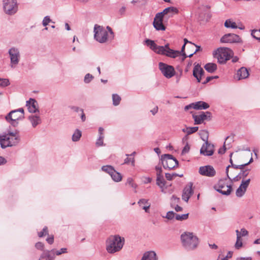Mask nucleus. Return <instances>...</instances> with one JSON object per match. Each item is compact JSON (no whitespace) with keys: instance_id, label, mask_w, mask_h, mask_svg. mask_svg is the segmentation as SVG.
<instances>
[{"instance_id":"obj_7","label":"nucleus","mask_w":260,"mask_h":260,"mask_svg":"<svg viewBox=\"0 0 260 260\" xmlns=\"http://www.w3.org/2000/svg\"><path fill=\"white\" fill-rule=\"evenodd\" d=\"M24 117V110L22 108H20L11 111L6 118L12 125H15L17 124V120L22 119Z\"/></svg>"},{"instance_id":"obj_5","label":"nucleus","mask_w":260,"mask_h":260,"mask_svg":"<svg viewBox=\"0 0 260 260\" xmlns=\"http://www.w3.org/2000/svg\"><path fill=\"white\" fill-rule=\"evenodd\" d=\"M18 142V137L13 133L0 136V143L2 148L12 146Z\"/></svg>"},{"instance_id":"obj_52","label":"nucleus","mask_w":260,"mask_h":260,"mask_svg":"<svg viewBox=\"0 0 260 260\" xmlns=\"http://www.w3.org/2000/svg\"><path fill=\"white\" fill-rule=\"evenodd\" d=\"M155 170L156 171V176L157 177L163 176L162 175V169L161 167L159 166H157L155 167Z\"/></svg>"},{"instance_id":"obj_63","label":"nucleus","mask_w":260,"mask_h":260,"mask_svg":"<svg viewBox=\"0 0 260 260\" xmlns=\"http://www.w3.org/2000/svg\"><path fill=\"white\" fill-rule=\"evenodd\" d=\"M46 240L48 243L51 244L54 242V238L53 236H51L50 237L48 238Z\"/></svg>"},{"instance_id":"obj_20","label":"nucleus","mask_w":260,"mask_h":260,"mask_svg":"<svg viewBox=\"0 0 260 260\" xmlns=\"http://www.w3.org/2000/svg\"><path fill=\"white\" fill-rule=\"evenodd\" d=\"M193 75L196 78L198 82H202L203 79L204 78V71L199 64L194 67Z\"/></svg>"},{"instance_id":"obj_38","label":"nucleus","mask_w":260,"mask_h":260,"mask_svg":"<svg viewBox=\"0 0 260 260\" xmlns=\"http://www.w3.org/2000/svg\"><path fill=\"white\" fill-rule=\"evenodd\" d=\"M229 140L230 142L231 141H233L232 138H230V137H226V138L225 139V142L224 143V145H223V148H220L218 150V153H219V154H223L225 152V149H226L225 148L226 143V142H228Z\"/></svg>"},{"instance_id":"obj_3","label":"nucleus","mask_w":260,"mask_h":260,"mask_svg":"<svg viewBox=\"0 0 260 260\" xmlns=\"http://www.w3.org/2000/svg\"><path fill=\"white\" fill-rule=\"evenodd\" d=\"M183 245L187 249L193 250L197 247L199 241L193 233L185 232L181 236Z\"/></svg>"},{"instance_id":"obj_30","label":"nucleus","mask_w":260,"mask_h":260,"mask_svg":"<svg viewBox=\"0 0 260 260\" xmlns=\"http://www.w3.org/2000/svg\"><path fill=\"white\" fill-rule=\"evenodd\" d=\"M204 68L208 72L213 73L216 70L217 66L214 63H208L205 66Z\"/></svg>"},{"instance_id":"obj_28","label":"nucleus","mask_w":260,"mask_h":260,"mask_svg":"<svg viewBox=\"0 0 260 260\" xmlns=\"http://www.w3.org/2000/svg\"><path fill=\"white\" fill-rule=\"evenodd\" d=\"M181 54V52L179 51H175L172 49L167 50L166 55V56L172 57L175 58Z\"/></svg>"},{"instance_id":"obj_27","label":"nucleus","mask_w":260,"mask_h":260,"mask_svg":"<svg viewBox=\"0 0 260 260\" xmlns=\"http://www.w3.org/2000/svg\"><path fill=\"white\" fill-rule=\"evenodd\" d=\"M224 26L226 28H239L243 29V28L239 27L235 22L231 19H227L224 22Z\"/></svg>"},{"instance_id":"obj_15","label":"nucleus","mask_w":260,"mask_h":260,"mask_svg":"<svg viewBox=\"0 0 260 260\" xmlns=\"http://www.w3.org/2000/svg\"><path fill=\"white\" fill-rule=\"evenodd\" d=\"M199 173L203 176H206L210 177H213L216 174L215 169L211 166L201 167L199 169Z\"/></svg>"},{"instance_id":"obj_18","label":"nucleus","mask_w":260,"mask_h":260,"mask_svg":"<svg viewBox=\"0 0 260 260\" xmlns=\"http://www.w3.org/2000/svg\"><path fill=\"white\" fill-rule=\"evenodd\" d=\"M211 113L209 112H202L199 115H193L192 117L194 120L195 124H200L203 122L205 120L210 118L211 117Z\"/></svg>"},{"instance_id":"obj_13","label":"nucleus","mask_w":260,"mask_h":260,"mask_svg":"<svg viewBox=\"0 0 260 260\" xmlns=\"http://www.w3.org/2000/svg\"><path fill=\"white\" fill-rule=\"evenodd\" d=\"M220 42L224 43H234L241 42L239 36L234 34H228L224 35L221 39Z\"/></svg>"},{"instance_id":"obj_61","label":"nucleus","mask_w":260,"mask_h":260,"mask_svg":"<svg viewBox=\"0 0 260 260\" xmlns=\"http://www.w3.org/2000/svg\"><path fill=\"white\" fill-rule=\"evenodd\" d=\"M185 46L186 45L184 44L181 48V54L182 53V55L184 56L182 60H184L185 58H186L187 57H188V55L186 54L185 52H184V49H185Z\"/></svg>"},{"instance_id":"obj_31","label":"nucleus","mask_w":260,"mask_h":260,"mask_svg":"<svg viewBox=\"0 0 260 260\" xmlns=\"http://www.w3.org/2000/svg\"><path fill=\"white\" fill-rule=\"evenodd\" d=\"M202 9L203 10H207V12L206 13L204 17L203 18V20H205L206 21H208L210 18L211 17V14L210 12V6H203L202 7Z\"/></svg>"},{"instance_id":"obj_29","label":"nucleus","mask_w":260,"mask_h":260,"mask_svg":"<svg viewBox=\"0 0 260 260\" xmlns=\"http://www.w3.org/2000/svg\"><path fill=\"white\" fill-rule=\"evenodd\" d=\"M29 119L34 127L41 123V119L38 116H30L29 117Z\"/></svg>"},{"instance_id":"obj_47","label":"nucleus","mask_w":260,"mask_h":260,"mask_svg":"<svg viewBox=\"0 0 260 260\" xmlns=\"http://www.w3.org/2000/svg\"><path fill=\"white\" fill-rule=\"evenodd\" d=\"M126 185H128L131 187L135 188L136 187V185L134 182V180L132 178H128L126 182Z\"/></svg>"},{"instance_id":"obj_22","label":"nucleus","mask_w":260,"mask_h":260,"mask_svg":"<svg viewBox=\"0 0 260 260\" xmlns=\"http://www.w3.org/2000/svg\"><path fill=\"white\" fill-rule=\"evenodd\" d=\"M249 75V73L247 69L245 67H242L237 71L235 76V78L240 80L248 78Z\"/></svg>"},{"instance_id":"obj_26","label":"nucleus","mask_w":260,"mask_h":260,"mask_svg":"<svg viewBox=\"0 0 260 260\" xmlns=\"http://www.w3.org/2000/svg\"><path fill=\"white\" fill-rule=\"evenodd\" d=\"M138 204L146 212H149L150 203L148 202V200L144 199H141L138 202Z\"/></svg>"},{"instance_id":"obj_58","label":"nucleus","mask_w":260,"mask_h":260,"mask_svg":"<svg viewBox=\"0 0 260 260\" xmlns=\"http://www.w3.org/2000/svg\"><path fill=\"white\" fill-rule=\"evenodd\" d=\"M129 162H131L132 165L133 166H135V159H134V157L132 158L127 157L125 159L124 163V164H128Z\"/></svg>"},{"instance_id":"obj_54","label":"nucleus","mask_w":260,"mask_h":260,"mask_svg":"<svg viewBox=\"0 0 260 260\" xmlns=\"http://www.w3.org/2000/svg\"><path fill=\"white\" fill-rule=\"evenodd\" d=\"M166 178L168 180H172L174 177H176L177 175L176 174H170V173H166L165 174Z\"/></svg>"},{"instance_id":"obj_14","label":"nucleus","mask_w":260,"mask_h":260,"mask_svg":"<svg viewBox=\"0 0 260 260\" xmlns=\"http://www.w3.org/2000/svg\"><path fill=\"white\" fill-rule=\"evenodd\" d=\"M214 152V145L209 143L208 141L202 145L200 149V153L205 156L212 155Z\"/></svg>"},{"instance_id":"obj_51","label":"nucleus","mask_w":260,"mask_h":260,"mask_svg":"<svg viewBox=\"0 0 260 260\" xmlns=\"http://www.w3.org/2000/svg\"><path fill=\"white\" fill-rule=\"evenodd\" d=\"M189 150H190V146H189V144H188V142H186L185 146L184 147L183 149H182V154H184L188 153L189 152Z\"/></svg>"},{"instance_id":"obj_8","label":"nucleus","mask_w":260,"mask_h":260,"mask_svg":"<svg viewBox=\"0 0 260 260\" xmlns=\"http://www.w3.org/2000/svg\"><path fill=\"white\" fill-rule=\"evenodd\" d=\"M5 12L9 15L15 14L18 10L16 0H3Z\"/></svg>"},{"instance_id":"obj_43","label":"nucleus","mask_w":260,"mask_h":260,"mask_svg":"<svg viewBox=\"0 0 260 260\" xmlns=\"http://www.w3.org/2000/svg\"><path fill=\"white\" fill-rule=\"evenodd\" d=\"M188 218V214H184L182 215H179L176 214L175 218L177 220L182 221L183 220H186Z\"/></svg>"},{"instance_id":"obj_35","label":"nucleus","mask_w":260,"mask_h":260,"mask_svg":"<svg viewBox=\"0 0 260 260\" xmlns=\"http://www.w3.org/2000/svg\"><path fill=\"white\" fill-rule=\"evenodd\" d=\"M165 183L166 181L163 176L157 177L156 184L161 188L162 191L164 190V187L165 186Z\"/></svg>"},{"instance_id":"obj_36","label":"nucleus","mask_w":260,"mask_h":260,"mask_svg":"<svg viewBox=\"0 0 260 260\" xmlns=\"http://www.w3.org/2000/svg\"><path fill=\"white\" fill-rule=\"evenodd\" d=\"M198 127H188L182 129L183 132L186 133L187 135H190L196 132L198 130Z\"/></svg>"},{"instance_id":"obj_12","label":"nucleus","mask_w":260,"mask_h":260,"mask_svg":"<svg viewBox=\"0 0 260 260\" xmlns=\"http://www.w3.org/2000/svg\"><path fill=\"white\" fill-rule=\"evenodd\" d=\"M164 19H165L161 13H158L156 14L154 18L153 25L157 30H165L166 27L162 23Z\"/></svg>"},{"instance_id":"obj_39","label":"nucleus","mask_w":260,"mask_h":260,"mask_svg":"<svg viewBox=\"0 0 260 260\" xmlns=\"http://www.w3.org/2000/svg\"><path fill=\"white\" fill-rule=\"evenodd\" d=\"M81 137V132L77 129L72 136L73 141H78Z\"/></svg>"},{"instance_id":"obj_19","label":"nucleus","mask_w":260,"mask_h":260,"mask_svg":"<svg viewBox=\"0 0 260 260\" xmlns=\"http://www.w3.org/2000/svg\"><path fill=\"white\" fill-rule=\"evenodd\" d=\"M250 179H248L246 180H242L241 185L237 189L236 192V194L237 197H241L244 195L250 183Z\"/></svg>"},{"instance_id":"obj_25","label":"nucleus","mask_w":260,"mask_h":260,"mask_svg":"<svg viewBox=\"0 0 260 260\" xmlns=\"http://www.w3.org/2000/svg\"><path fill=\"white\" fill-rule=\"evenodd\" d=\"M192 108L196 110L206 109L209 107V105L206 102L200 101L192 104Z\"/></svg>"},{"instance_id":"obj_32","label":"nucleus","mask_w":260,"mask_h":260,"mask_svg":"<svg viewBox=\"0 0 260 260\" xmlns=\"http://www.w3.org/2000/svg\"><path fill=\"white\" fill-rule=\"evenodd\" d=\"M146 45L149 46L155 52L159 46H157L152 40L147 39L145 41Z\"/></svg>"},{"instance_id":"obj_40","label":"nucleus","mask_w":260,"mask_h":260,"mask_svg":"<svg viewBox=\"0 0 260 260\" xmlns=\"http://www.w3.org/2000/svg\"><path fill=\"white\" fill-rule=\"evenodd\" d=\"M236 236H240V238L242 237L247 236L248 234V232L245 229H241L240 231H239L238 230L236 231Z\"/></svg>"},{"instance_id":"obj_57","label":"nucleus","mask_w":260,"mask_h":260,"mask_svg":"<svg viewBox=\"0 0 260 260\" xmlns=\"http://www.w3.org/2000/svg\"><path fill=\"white\" fill-rule=\"evenodd\" d=\"M67 253V249L66 248H62L60 249L59 250H57L55 251V254L57 255H59L62 253Z\"/></svg>"},{"instance_id":"obj_37","label":"nucleus","mask_w":260,"mask_h":260,"mask_svg":"<svg viewBox=\"0 0 260 260\" xmlns=\"http://www.w3.org/2000/svg\"><path fill=\"white\" fill-rule=\"evenodd\" d=\"M121 100L120 96L117 94H113L112 95L113 104L114 106H118L120 104Z\"/></svg>"},{"instance_id":"obj_62","label":"nucleus","mask_w":260,"mask_h":260,"mask_svg":"<svg viewBox=\"0 0 260 260\" xmlns=\"http://www.w3.org/2000/svg\"><path fill=\"white\" fill-rule=\"evenodd\" d=\"M212 79H213V77H207L204 80H202V83L203 84H206L211 81Z\"/></svg>"},{"instance_id":"obj_64","label":"nucleus","mask_w":260,"mask_h":260,"mask_svg":"<svg viewBox=\"0 0 260 260\" xmlns=\"http://www.w3.org/2000/svg\"><path fill=\"white\" fill-rule=\"evenodd\" d=\"M158 107L155 106L152 110H151V112L153 115H155L158 111Z\"/></svg>"},{"instance_id":"obj_55","label":"nucleus","mask_w":260,"mask_h":260,"mask_svg":"<svg viewBox=\"0 0 260 260\" xmlns=\"http://www.w3.org/2000/svg\"><path fill=\"white\" fill-rule=\"evenodd\" d=\"M93 78V76L91 75H90L89 74H87L85 75L84 77V81L85 83H89L90 82L91 80Z\"/></svg>"},{"instance_id":"obj_33","label":"nucleus","mask_w":260,"mask_h":260,"mask_svg":"<svg viewBox=\"0 0 260 260\" xmlns=\"http://www.w3.org/2000/svg\"><path fill=\"white\" fill-rule=\"evenodd\" d=\"M55 252L54 250L44 252L43 255L47 258V260H53L55 258Z\"/></svg>"},{"instance_id":"obj_9","label":"nucleus","mask_w":260,"mask_h":260,"mask_svg":"<svg viewBox=\"0 0 260 260\" xmlns=\"http://www.w3.org/2000/svg\"><path fill=\"white\" fill-rule=\"evenodd\" d=\"M161 160L165 169H173L178 165L177 160L171 154H165L162 156Z\"/></svg>"},{"instance_id":"obj_10","label":"nucleus","mask_w":260,"mask_h":260,"mask_svg":"<svg viewBox=\"0 0 260 260\" xmlns=\"http://www.w3.org/2000/svg\"><path fill=\"white\" fill-rule=\"evenodd\" d=\"M159 68L162 74L167 78H170L175 75L174 68L162 62H159Z\"/></svg>"},{"instance_id":"obj_42","label":"nucleus","mask_w":260,"mask_h":260,"mask_svg":"<svg viewBox=\"0 0 260 260\" xmlns=\"http://www.w3.org/2000/svg\"><path fill=\"white\" fill-rule=\"evenodd\" d=\"M243 243L242 239L240 237V236H237V240L235 245V247L236 249H239L242 247Z\"/></svg>"},{"instance_id":"obj_4","label":"nucleus","mask_w":260,"mask_h":260,"mask_svg":"<svg viewBox=\"0 0 260 260\" xmlns=\"http://www.w3.org/2000/svg\"><path fill=\"white\" fill-rule=\"evenodd\" d=\"M233 51L229 48L220 47L214 51L213 55L220 63H224L233 55Z\"/></svg>"},{"instance_id":"obj_46","label":"nucleus","mask_w":260,"mask_h":260,"mask_svg":"<svg viewBox=\"0 0 260 260\" xmlns=\"http://www.w3.org/2000/svg\"><path fill=\"white\" fill-rule=\"evenodd\" d=\"M10 84V82L8 79L0 78V86L6 87Z\"/></svg>"},{"instance_id":"obj_34","label":"nucleus","mask_w":260,"mask_h":260,"mask_svg":"<svg viewBox=\"0 0 260 260\" xmlns=\"http://www.w3.org/2000/svg\"><path fill=\"white\" fill-rule=\"evenodd\" d=\"M110 176H111L112 179L116 182L120 181L122 179L121 175L115 170L113 172Z\"/></svg>"},{"instance_id":"obj_53","label":"nucleus","mask_w":260,"mask_h":260,"mask_svg":"<svg viewBox=\"0 0 260 260\" xmlns=\"http://www.w3.org/2000/svg\"><path fill=\"white\" fill-rule=\"evenodd\" d=\"M176 214L173 211H169L166 215V217L168 219H172L173 218H175Z\"/></svg>"},{"instance_id":"obj_60","label":"nucleus","mask_w":260,"mask_h":260,"mask_svg":"<svg viewBox=\"0 0 260 260\" xmlns=\"http://www.w3.org/2000/svg\"><path fill=\"white\" fill-rule=\"evenodd\" d=\"M51 22V19L48 16H46L43 21V24L44 26H46L49 22Z\"/></svg>"},{"instance_id":"obj_49","label":"nucleus","mask_w":260,"mask_h":260,"mask_svg":"<svg viewBox=\"0 0 260 260\" xmlns=\"http://www.w3.org/2000/svg\"><path fill=\"white\" fill-rule=\"evenodd\" d=\"M184 42L185 45H186L187 44H188V45L187 46V48H189L190 49H192L193 50L194 48L195 44L193 43H192L191 42L188 41L187 39L185 38L184 39Z\"/></svg>"},{"instance_id":"obj_48","label":"nucleus","mask_w":260,"mask_h":260,"mask_svg":"<svg viewBox=\"0 0 260 260\" xmlns=\"http://www.w3.org/2000/svg\"><path fill=\"white\" fill-rule=\"evenodd\" d=\"M48 234V228L46 226H45L43 228L42 231L38 233V236L39 237H43Z\"/></svg>"},{"instance_id":"obj_24","label":"nucleus","mask_w":260,"mask_h":260,"mask_svg":"<svg viewBox=\"0 0 260 260\" xmlns=\"http://www.w3.org/2000/svg\"><path fill=\"white\" fill-rule=\"evenodd\" d=\"M141 260H157V258L155 252L150 251L144 253Z\"/></svg>"},{"instance_id":"obj_2","label":"nucleus","mask_w":260,"mask_h":260,"mask_svg":"<svg viewBox=\"0 0 260 260\" xmlns=\"http://www.w3.org/2000/svg\"><path fill=\"white\" fill-rule=\"evenodd\" d=\"M230 166L226 167V173L228 179L225 178L219 180L217 184L214 186V188L219 192L224 194L229 195L232 190V178L229 174V169Z\"/></svg>"},{"instance_id":"obj_23","label":"nucleus","mask_w":260,"mask_h":260,"mask_svg":"<svg viewBox=\"0 0 260 260\" xmlns=\"http://www.w3.org/2000/svg\"><path fill=\"white\" fill-rule=\"evenodd\" d=\"M26 105L28 111L30 113H35L38 111V103L34 99H30L28 101H27Z\"/></svg>"},{"instance_id":"obj_45","label":"nucleus","mask_w":260,"mask_h":260,"mask_svg":"<svg viewBox=\"0 0 260 260\" xmlns=\"http://www.w3.org/2000/svg\"><path fill=\"white\" fill-rule=\"evenodd\" d=\"M166 49L164 46H159L155 52L157 54L166 55Z\"/></svg>"},{"instance_id":"obj_41","label":"nucleus","mask_w":260,"mask_h":260,"mask_svg":"<svg viewBox=\"0 0 260 260\" xmlns=\"http://www.w3.org/2000/svg\"><path fill=\"white\" fill-rule=\"evenodd\" d=\"M102 170L105 172L108 173L110 175L113 173V172L115 170L111 166H103L102 168Z\"/></svg>"},{"instance_id":"obj_44","label":"nucleus","mask_w":260,"mask_h":260,"mask_svg":"<svg viewBox=\"0 0 260 260\" xmlns=\"http://www.w3.org/2000/svg\"><path fill=\"white\" fill-rule=\"evenodd\" d=\"M251 35L255 39L260 41V29L253 30L251 32Z\"/></svg>"},{"instance_id":"obj_1","label":"nucleus","mask_w":260,"mask_h":260,"mask_svg":"<svg viewBox=\"0 0 260 260\" xmlns=\"http://www.w3.org/2000/svg\"><path fill=\"white\" fill-rule=\"evenodd\" d=\"M124 239L119 235H111L106 240V249L110 253L120 251L123 247Z\"/></svg>"},{"instance_id":"obj_59","label":"nucleus","mask_w":260,"mask_h":260,"mask_svg":"<svg viewBox=\"0 0 260 260\" xmlns=\"http://www.w3.org/2000/svg\"><path fill=\"white\" fill-rule=\"evenodd\" d=\"M35 247L38 249L43 250L44 248V244L42 242H39L36 244Z\"/></svg>"},{"instance_id":"obj_17","label":"nucleus","mask_w":260,"mask_h":260,"mask_svg":"<svg viewBox=\"0 0 260 260\" xmlns=\"http://www.w3.org/2000/svg\"><path fill=\"white\" fill-rule=\"evenodd\" d=\"M165 19H168L174 15L178 13V10L174 7H170L165 9L162 12H160Z\"/></svg>"},{"instance_id":"obj_21","label":"nucleus","mask_w":260,"mask_h":260,"mask_svg":"<svg viewBox=\"0 0 260 260\" xmlns=\"http://www.w3.org/2000/svg\"><path fill=\"white\" fill-rule=\"evenodd\" d=\"M233 155V153L231 154V158H230V162L232 166V167H234L236 169H242L243 167L248 165L250 162H251L253 161V159L252 157H251L250 160L249 162H239L238 164H234L233 161V159L232 158V156ZM239 154L237 153L234 154V158H238L239 157Z\"/></svg>"},{"instance_id":"obj_11","label":"nucleus","mask_w":260,"mask_h":260,"mask_svg":"<svg viewBox=\"0 0 260 260\" xmlns=\"http://www.w3.org/2000/svg\"><path fill=\"white\" fill-rule=\"evenodd\" d=\"M9 53L11 59V66L12 68H15L19 61V51L16 48H12L9 50Z\"/></svg>"},{"instance_id":"obj_50","label":"nucleus","mask_w":260,"mask_h":260,"mask_svg":"<svg viewBox=\"0 0 260 260\" xmlns=\"http://www.w3.org/2000/svg\"><path fill=\"white\" fill-rule=\"evenodd\" d=\"M200 49H201V47L200 46H197V45H195V47H194V49L193 50L192 49V51H191V52L189 53V54H188V56L189 57H191V56H192V55L194 53H196L198 51L200 50Z\"/></svg>"},{"instance_id":"obj_6","label":"nucleus","mask_w":260,"mask_h":260,"mask_svg":"<svg viewBox=\"0 0 260 260\" xmlns=\"http://www.w3.org/2000/svg\"><path fill=\"white\" fill-rule=\"evenodd\" d=\"M94 38L101 43L106 42L109 36L108 31L105 28L100 25H95L94 28Z\"/></svg>"},{"instance_id":"obj_16","label":"nucleus","mask_w":260,"mask_h":260,"mask_svg":"<svg viewBox=\"0 0 260 260\" xmlns=\"http://www.w3.org/2000/svg\"><path fill=\"white\" fill-rule=\"evenodd\" d=\"M192 185V183L189 182L185 186L183 190L182 198L186 202H188V200L193 193Z\"/></svg>"},{"instance_id":"obj_56","label":"nucleus","mask_w":260,"mask_h":260,"mask_svg":"<svg viewBox=\"0 0 260 260\" xmlns=\"http://www.w3.org/2000/svg\"><path fill=\"white\" fill-rule=\"evenodd\" d=\"M103 139L104 136H100L99 138L98 139L96 145L97 146H101L103 145Z\"/></svg>"}]
</instances>
